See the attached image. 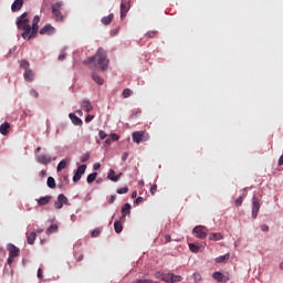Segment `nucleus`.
<instances>
[{"mask_svg":"<svg viewBox=\"0 0 283 283\" xmlns=\"http://www.w3.org/2000/svg\"><path fill=\"white\" fill-rule=\"evenodd\" d=\"M23 78L28 83H32V81H34V72L32 71V69L24 71Z\"/></svg>","mask_w":283,"mask_h":283,"instance_id":"2eb2a0df","label":"nucleus"},{"mask_svg":"<svg viewBox=\"0 0 283 283\" xmlns=\"http://www.w3.org/2000/svg\"><path fill=\"white\" fill-rule=\"evenodd\" d=\"M130 8H132V0H122L120 19H125V17H127V12H129Z\"/></svg>","mask_w":283,"mask_h":283,"instance_id":"6e6552de","label":"nucleus"},{"mask_svg":"<svg viewBox=\"0 0 283 283\" xmlns=\"http://www.w3.org/2000/svg\"><path fill=\"white\" fill-rule=\"evenodd\" d=\"M86 65H90L91 70H102L105 72L109 65V60L107 59V51L103 49H98L96 54L90 57L86 62Z\"/></svg>","mask_w":283,"mask_h":283,"instance_id":"f03ea898","label":"nucleus"},{"mask_svg":"<svg viewBox=\"0 0 283 283\" xmlns=\"http://www.w3.org/2000/svg\"><path fill=\"white\" fill-rule=\"evenodd\" d=\"M145 198L138 197L134 202L135 205H140V202H144Z\"/></svg>","mask_w":283,"mask_h":283,"instance_id":"de8ad7c7","label":"nucleus"},{"mask_svg":"<svg viewBox=\"0 0 283 283\" xmlns=\"http://www.w3.org/2000/svg\"><path fill=\"white\" fill-rule=\"evenodd\" d=\"M261 231H263V232L269 231V226L262 224V226H261Z\"/></svg>","mask_w":283,"mask_h":283,"instance_id":"864d4df0","label":"nucleus"},{"mask_svg":"<svg viewBox=\"0 0 283 283\" xmlns=\"http://www.w3.org/2000/svg\"><path fill=\"white\" fill-rule=\"evenodd\" d=\"M46 185L50 189H55L56 188V181L53 179V177L48 178Z\"/></svg>","mask_w":283,"mask_h":283,"instance_id":"7c9ffc66","label":"nucleus"},{"mask_svg":"<svg viewBox=\"0 0 283 283\" xmlns=\"http://www.w3.org/2000/svg\"><path fill=\"white\" fill-rule=\"evenodd\" d=\"M157 33H158V32H156V31H149V32L147 33V36H149V39H154Z\"/></svg>","mask_w":283,"mask_h":283,"instance_id":"c03bdc74","label":"nucleus"},{"mask_svg":"<svg viewBox=\"0 0 283 283\" xmlns=\"http://www.w3.org/2000/svg\"><path fill=\"white\" fill-rule=\"evenodd\" d=\"M34 240H36V232H31L27 237L28 244H34Z\"/></svg>","mask_w":283,"mask_h":283,"instance_id":"c756f323","label":"nucleus"},{"mask_svg":"<svg viewBox=\"0 0 283 283\" xmlns=\"http://www.w3.org/2000/svg\"><path fill=\"white\" fill-rule=\"evenodd\" d=\"M52 200V196L41 197L36 200L38 205L40 207H44V205H50V201Z\"/></svg>","mask_w":283,"mask_h":283,"instance_id":"412c9836","label":"nucleus"},{"mask_svg":"<svg viewBox=\"0 0 283 283\" xmlns=\"http://www.w3.org/2000/svg\"><path fill=\"white\" fill-rule=\"evenodd\" d=\"M61 8H63V2H55L52 6V15L55 21L63 22L65 21V15L61 12Z\"/></svg>","mask_w":283,"mask_h":283,"instance_id":"7ed1b4c3","label":"nucleus"},{"mask_svg":"<svg viewBox=\"0 0 283 283\" xmlns=\"http://www.w3.org/2000/svg\"><path fill=\"white\" fill-rule=\"evenodd\" d=\"M114 200H116V195H112L108 199V205H113Z\"/></svg>","mask_w":283,"mask_h":283,"instance_id":"3c124183","label":"nucleus"},{"mask_svg":"<svg viewBox=\"0 0 283 283\" xmlns=\"http://www.w3.org/2000/svg\"><path fill=\"white\" fill-rule=\"evenodd\" d=\"M192 233L196 235V238L205 240L207 238V233H209V230L205 226H197L193 228Z\"/></svg>","mask_w":283,"mask_h":283,"instance_id":"423d86ee","label":"nucleus"},{"mask_svg":"<svg viewBox=\"0 0 283 283\" xmlns=\"http://www.w3.org/2000/svg\"><path fill=\"white\" fill-rule=\"evenodd\" d=\"M93 169H95V171L98 170V169H101V165H99L98 163H97V164H94Z\"/></svg>","mask_w":283,"mask_h":283,"instance_id":"052dcab7","label":"nucleus"},{"mask_svg":"<svg viewBox=\"0 0 283 283\" xmlns=\"http://www.w3.org/2000/svg\"><path fill=\"white\" fill-rule=\"evenodd\" d=\"M38 277H39V280H43V269H39L38 270Z\"/></svg>","mask_w":283,"mask_h":283,"instance_id":"a18cd8bd","label":"nucleus"},{"mask_svg":"<svg viewBox=\"0 0 283 283\" xmlns=\"http://www.w3.org/2000/svg\"><path fill=\"white\" fill-rule=\"evenodd\" d=\"M118 135H116V134H112L111 135V140L113 142V143H116V140H118Z\"/></svg>","mask_w":283,"mask_h":283,"instance_id":"49530a36","label":"nucleus"},{"mask_svg":"<svg viewBox=\"0 0 283 283\" xmlns=\"http://www.w3.org/2000/svg\"><path fill=\"white\" fill-rule=\"evenodd\" d=\"M59 61H65V53L60 54Z\"/></svg>","mask_w":283,"mask_h":283,"instance_id":"bf43d9fd","label":"nucleus"},{"mask_svg":"<svg viewBox=\"0 0 283 283\" xmlns=\"http://www.w3.org/2000/svg\"><path fill=\"white\" fill-rule=\"evenodd\" d=\"M14 262V258L9 255V259L7 260V264H12Z\"/></svg>","mask_w":283,"mask_h":283,"instance_id":"6e6d98bb","label":"nucleus"},{"mask_svg":"<svg viewBox=\"0 0 283 283\" xmlns=\"http://www.w3.org/2000/svg\"><path fill=\"white\" fill-rule=\"evenodd\" d=\"M103 25H109L114 21V13L108 14L107 17L102 18Z\"/></svg>","mask_w":283,"mask_h":283,"instance_id":"b1692460","label":"nucleus"},{"mask_svg":"<svg viewBox=\"0 0 283 283\" xmlns=\"http://www.w3.org/2000/svg\"><path fill=\"white\" fill-rule=\"evenodd\" d=\"M0 134L2 136H8V134H10V123L4 122L0 125Z\"/></svg>","mask_w":283,"mask_h":283,"instance_id":"dca6fc26","label":"nucleus"},{"mask_svg":"<svg viewBox=\"0 0 283 283\" xmlns=\"http://www.w3.org/2000/svg\"><path fill=\"white\" fill-rule=\"evenodd\" d=\"M223 238L224 237L220 232L210 233V235H209V240H212L213 242H218V241L222 240Z\"/></svg>","mask_w":283,"mask_h":283,"instance_id":"4be33fe9","label":"nucleus"},{"mask_svg":"<svg viewBox=\"0 0 283 283\" xmlns=\"http://www.w3.org/2000/svg\"><path fill=\"white\" fill-rule=\"evenodd\" d=\"M36 232L38 233H43V229H38Z\"/></svg>","mask_w":283,"mask_h":283,"instance_id":"338daca9","label":"nucleus"},{"mask_svg":"<svg viewBox=\"0 0 283 283\" xmlns=\"http://www.w3.org/2000/svg\"><path fill=\"white\" fill-rule=\"evenodd\" d=\"M280 269L283 271V262L280 264Z\"/></svg>","mask_w":283,"mask_h":283,"instance_id":"774afa93","label":"nucleus"},{"mask_svg":"<svg viewBox=\"0 0 283 283\" xmlns=\"http://www.w3.org/2000/svg\"><path fill=\"white\" fill-rule=\"evenodd\" d=\"M92 78L93 81H95V83H97V85H103L104 81L101 76H98L96 73L92 74Z\"/></svg>","mask_w":283,"mask_h":283,"instance_id":"72a5a7b5","label":"nucleus"},{"mask_svg":"<svg viewBox=\"0 0 283 283\" xmlns=\"http://www.w3.org/2000/svg\"><path fill=\"white\" fill-rule=\"evenodd\" d=\"M38 163L41 165H50V163H52V158L48 155H40L38 156Z\"/></svg>","mask_w":283,"mask_h":283,"instance_id":"f3484780","label":"nucleus"},{"mask_svg":"<svg viewBox=\"0 0 283 283\" xmlns=\"http://www.w3.org/2000/svg\"><path fill=\"white\" fill-rule=\"evenodd\" d=\"M249 192L247 190L243 191L242 196H240L235 201L234 205L235 207H242V202H244V198H247Z\"/></svg>","mask_w":283,"mask_h":283,"instance_id":"5701e85b","label":"nucleus"},{"mask_svg":"<svg viewBox=\"0 0 283 283\" xmlns=\"http://www.w3.org/2000/svg\"><path fill=\"white\" fill-rule=\"evenodd\" d=\"M67 197L65 195L61 193L57 196V200L54 203L55 209H63V205H66Z\"/></svg>","mask_w":283,"mask_h":283,"instance_id":"9b49d317","label":"nucleus"},{"mask_svg":"<svg viewBox=\"0 0 283 283\" xmlns=\"http://www.w3.org/2000/svg\"><path fill=\"white\" fill-rule=\"evenodd\" d=\"M127 191H129L128 187L117 189V193H119V195L127 193Z\"/></svg>","mask_w":283,"mask_h":283,"instance_id":"ea45409f","label":"nucleus"},{"mask_svg":"<svg viewBox=\"0 0 283 283\" xmlns=\"http://www.w3.org/2000/svg\"><path fill=\"white\" fill-rule=\"evenodd\" d=\"M120 176H123V172H119L118 175H116L115 178H118V180H120Z\"/></svg>","mask_w":283,"mask_h":283,"instance_id":"69168bd1","label":"nucleus"},{"mask_svg":"<svg viewBox=\"0 0 283 283\" xmlns=\"http://www.w3.org/2000/svg\"><path fill=\"white\" fill-rule=\"evenodd\" d=\"M97 176H98V172L90 174L86 178V182H88V185H92V182H94V180H96Z\"/></svg>","mask_w":283,"mask_h":283,"instance_id":"473e14b6","label":"nucleus"},{"mask_svg":"<svg viewBox=\"0 0 283 283\" xmlns=\"http://www.w3.org/2000/svg\"><path fill=\"white\" fill-rule=\"evenodd\" d=\"M277 165H279V167H282V165H283V154H282V156L279 158Z\"/></svg>","mask_w":283,"mask_h":283,"instance_id":"5fc2aeb1","label":"nucleus"},{"mask_svg":"<svg viewBox=\"0 0 283 283\" xmlns=\"http://www.w3.org/2000/svg\"><path fill=\"white\" fill-rule=\"evenodd\" d=\"M161 280L167 283H178L182 282V277L180 275H176L174 273H167L161 276Z\"/></svg>","mask_w":283,"mask_h":283,"instance_id":"0eeeda50","label":"nucleus"},{"mask_svg":"<svg viewBox=\"0 0 283 283\" xmlns=\"http://www.w3.org/2000/svg\"><path fill=\"white\" fill-rule=\"evenodd\" d=\"M156 191H158V185L154 184V185L150 187V193H151V196H155V195H156Z\"/></svg>","mask_w":283,"mask_h":283,"instance_id":"58836bf2","label":"nucleus"},{"mask_svg":"<svg viewBox=\"0 0 283 283\" xmlns=\"http://www.w3.org/2000/svg\"><path fill=\"white\" fill-rule=\"evenodd\" d=\"M212 277H213V280H217V282H220V283L229 282V277L226 276L224 274H222L221 272H214L212 274Z\"/></svg>","mask_w":283,"mask_h":283,"instance_id":"ddd939ff","label":"nucleus"},{"mask_svg":"<svg viewBox=\"0 0 283 283\" xmlns=\"http://www.w3.org/2000/svg\"><path fill=\"white\" fill-rule=\"evenodd\" d=\"M92 120H94V115H87L85 117V123H92Z\"/></svg>","mask_w":283,"mask_h":283,"instance_id":"37998d69","label":"nucleus"},{"mask_svg":"<svg viewBox=\"0 0 283 283\" xmlns=\"http://www.w3.org/2000/svg\"><path fill=\"white\" fill-rule=\"evenodd\" d=\"M28 12L22 13L20 17L17 19V25L18 30H22V39H27L30 41L36 32H39V23L41 21V18L39 15H35L32 21V27L30 25V19L27 18Z\"/></svg>","mask_w":283,"mask_h":283,"instance_id":"f257e3e1","label":"nucleus"},{"mask_svg":"<svg viewBox=\"0 0 283 283\" xmlns=\"http://www.w3.org/2000/svg\"><path fill=\"white\" fill-rule=\"evenodd\" d=\"M85 169H87V165L78 166L75 175L73 176V182H78V180L83 178V175L85 174Z\"/></svg>","mask_w":283,"mask_h":283,"instance_id":"1a4fd4ad","label":"nucleus"},{"mask_svg":"<svg viewBox=\"0 0 283 283\" xmlns=\"http://www.w3.org/2000/svg\"><path fill=\"white\" fill-rule=\"evenodd\" d=\"M165 240H166V242H171V235L167 234V235L165 237Z\"/></svg>","mask_w":283,"mask_h":283,"instance_id":"680f3d73","label":"nucleus"},{"mask_svg":"<svg viewBox=\"0 0 283 283\" xmlns=\"http://www.w3.org/2000/svg\"><path fill=\"white\" fill-rule=\"evenodd\" d=\"M147 140H149V135L145 134V132L138 130L133 133V143L140 145V143H145Z\"/></svg>","mask_w":283,"mask_h":283,"instance_id":"20e7f679","label":"nucleus"},{"mask_svg":"<svg viewBox=\"0 0 283 283\" xmlns=\"http://www.w3.org/2000/svg\"><path fill=\"white\" fill-rule=\"evenodd\" d=\"M22 8H23V0H15L11 6L12 12H19V10H21Z\"/></svg>","mask_w":283,"mask_h":283,"instance_id":"6ab92c4d","label":"nucleus"},{"mask_svg":"<svg viewBox=\"0 0 283 283\" xmlns=\"http://www.w3.org/2000/svg\"><path fill=\"white\" fill-rule=\"evenodd\" d=\"M123 220H117L114 222V229L117 233H123Z\"/></svg>","mask_w":283,"mask_h":283,"instance_id":"a878e982","label":"nucleus"},{"mask_svg":"<svg viewBox=\"0 0 283 283\" xmlns=\"http://www.w3.org/2000/svg\"><path fill=\"white\" fill-rule=\"evenodd\" d=\"M98 136L101 140H105V138H107L108 135L104 130H99Z\"/></svg>","mask_w":283,"mask_h":283,"instance_id":"a19ab883","label":"nucleus"},{"mask_svg":"<svg viewBox=\"0 0 283 283\" xmlns=\"http://www.w3.org/2000/svg\"><path fill=\"white\" fill-rule=\"evenodd\" d=\"M40 176H41L42 178H45V176H48V172H46L45 170H41V171H40Z\"/></svg>","mask_w":283,"mask_h":283,"instance_id":"13d9d810","label":"nucleus"},{"mask_svg":"<svg viewBox=\"0 0 283 283\" xmlns=\"http://www.w3.org/2000/svg\"><path fill=\"white\" fill-rule=\"evenodd\" d=\"M69 117L72 120L73 125H77V126L83 125V119L76 116L74 113H70Z\"/></svg>","mask_w":283,"mask_h":283,"instance_id":"a211bd4d","label":"nucleus"},{"mask_svg":"<svg viewBox=\"0 0 283 283\" xmlns=\"http://www.w3.org/2000/svg\"><path fill=\"white\" fill-rule=\"evenodd\" d=\"M20 67H22V70L28 71V70H31L30 69V62H28V60H21L20 61Z\"/></svg>","mask_w":283,"mask_h":283,"instance_id":"2f4dec72","label":"nucleus"},{"mask_svg":"<svg viewBox=\"0 0 283 283\" xmlns=\"http://www.w3.org/2000/svg\"><path fill=\"white\" fill-rule=\"evenodd\" d=\"M70 163V158L63 159L57 165V171H63L65 167H67V164Z\"/></svg>","mask_w":283,"mask_h":283,"instance_id":"bb28decb","label":"nucleus"},{"mask_svg":"<svg viewBox=\"0 0 283 283\" xmlns=\"http://www.w3.org/2000/svg\"><path fill=\"white\" fill-rule=\"evenodd\" d=\"M201 280H202V275H200V273H193V281L196 283L201 282Z\"/></svg>","mask_w":283,"mask_h":283,"instance_id":"e433bc0d","label":"nucleus"},{"mask_svg":"<svg viewBox=\"0 0 283 283\" xmlns=\"http://www.w3.org/2000/svg\"><path fill=\"white\" fill-rule=\"evenodd\" d=\"M137 283H157V282L151 281V280H139V281H137Z\"/></svg>","mask_w":283,"mask_h":283,"instance_id":"09e8293b","label":"nucleus"},{"mask_svg":"<svg viewBox=\"0 0 283 283\" xmlns=\"http://www.w3.org/2000/svg\"><path fill=\"white\" fill-rule=\"evenodd\" d=\"M107 178L108 180H112V182H118V177H116V171H114V169H109Z\"/></svg>","mask_w":283,"mask_h":283,"instance_id":"cd10ccee","label":"nucleus"},{"mask_svg":"<svg viewBox=\"0 0 283 283\" xmlns=\"http://www.w3.org/2000/svg\"><path fill=\"white\" fill-rule=\"evenodd\" d=\"M83 261V254H81L80 256H77V262Z\"/></svg>","mask_w":283,"mask_h":283,"instance_id":"e2e57ef3","label":"nucleus"},{"mask_svg":"<svg viewBox=\"0 0 283 283\" xmlns=\"http://www.w3.org/2000/svg\"><path fill=\"white\" fill-rule=\"evenodd\" d=\"M129 156V154L127 153H124L123 156H122V160L125 161L127 160V157Z\"/></svg>","mask_w":283,"mask_h":283,"instance_id":"4d7b16f0","label":"nucleus"},{"mask_svg":"<svg viewBox=\"0 0 283 283\" xmlns=\"http://www.w3.org/2000/svg\"><path fill=\"white\" fill-rule=\"evenodd\" d=\"M101 235V230L95 229L92 231L91 237L92 238H98Z\"/></svg>","mask_w":283,"mask_h":283,"instance_id":"4c0bfd02","label":"nucleus"},{"mask_svg":"<svg viewBox=\"0 0 283 283\" xmlns=\"http://www.w3.org/2000/svg\"><path fill=\"white\" fill-rule=\"evenodd\" d=\"M81 107L82 109H84V112H92V109H94V106H92V103L87 99H84L81 103Z\"/></svg>","mask_w":283,"mask_h":283,"instance_id":"aec40b11","label":"nucleus"},{"mask_svg":"<svg viewBox=\"0 0 283 283\" xmlns=\"http://www.w3.org/2000/svg\"><path fill=\"white\" fill-rule=\"evenodd\" d=\"M132 94H133V92H132V90H129V88H125V90L123 91V97H124V98H129V96H132Z\"/></svg>","mask_w":283,"mask_h":283,"instance_id":"c9c22d12","label":"nucleus"},{"mask_svg":"<svg viewBox=\"0 0 283 283\" xmlns=\"http://www.w3.org/2000/svg\"><path fill=\"white\" fill-rule=\"evenodd\" d=\"M231 258V254L227 253L224 255H220L217 259H214V262H217L218 264L222 263V262H228V260Z\"/></svg>","mask_w":283,"mask_h":283,"instance_id":"393cba45","label":"nucleus"},{"mask_svg":"<svg viewBox=\"0 0 283 283\" xmlns=\"http://www.w3.org/2000/svg\"><path fill=\"white\" fill-rule=\"evenodd\" d=\"M262 207V201L256 196L252 197V218L255 220L258 213H260V208Z\"/></svg>","mask_w":283,"mask_h":283,"instance_id":"39448f33","label":"nucleus"},{"mask_svg":"<svg viewBox=\"0 0 283 283\" xmlns=\"http://www.w3.org/2000/svg\"><path fill=\"white\" fill-rule=\"evenodd\" d=\"M30 95L33 96V98H39V92H36L34 88L30 91Z\"/></svg>","mask_w":283,"mask_h":283,"instance_id":"79ce46f5","label":"nucleus"},{"mask_svg":"<svg viewBox=\"0 0 283 283\" xmlns=\"http://www.w3.org/2000/svg\"><path fill=\"white\" fill-rule=\"evenodd\" d=\"M7 250L9 251L10 258H19V253H21V250L12 243L7 245Z\"/></svg>","mask_w":283,"mask_h":283,"instance_id":"9d476101","label":"nucleus"},{"mask_svg":"<svg viewBox=\"0 0 283 283\" xmlns=\"http://www.w3.org/2000/svg\"><path fill=\"white\" fill-rule=\"evenodd\" d=\"M56 231H59V226L57 224H51L46 229L45 233H46V235H52V233H56Z\"/></svg>","mask_w":283,"mask_h":283,"instance_id":"c85d7f7f","label":"nucleus"},{"mask_svg":"<svg viewBox=\"0 0 283 283\" xmlns=\"http://www.w3.org/2000/svg\"><path fill=\"white\" fill-rule=\"evenodd\" d=\"M189 249L192 253H198V251H200V245L196 243H189Z\"/></svg>","mask_w":283,"mask_h":283,"instance_id":"f704fd0d","label":"nucleus"},{"mask_svg":"<svg viewBox=\"0 0 283 283\" xmlns=\"http://www.w3.org/2000/svg\"><path fill=\"white\" fill-rule=\"evenodd\" d=\"M83 163H87V160H90V155H83L82 156V159H81Z\"/></svg>","mask_w":283,"mask_h":283,"instance_id":"8fccbe9b","label":"nucleus"},{"mask_svg":"<svg viewBox=\"0 0 283 283\" xmlns=\"http://www.w3.org/2000/svg\"><path fill=\"white\" fill-rule=\"evenodd\" d=\"M106 145H112V135H108L107 138L105 139Z\"/></svg>","mask_w":283,"mask_h":283,"instance_id":"603ef678","label":"nucleus"},{"mask_svg":"<svg viewBox=\"0 0 283 283\" xmlns=\"http://www.w3.org/2000/svg\"><path fill=\"white\" fill-rule=\"evenodd\" d=\"M132 213V205L129 203H125L122 207V217L120 220H125V218H127V216H129Z\"/></svg>","mask_w":283,"mask_h":283,"instance_id":"4468645a","label":"nucleus"},{"mask_svg":"<svg viewBox=\"0 0 283 283\" xmlns=\"http://www.w3.org/2000/svg\"><path fill=\"white\" fill-rule=\"evenodd\" d=\"M54 32H56V29H54V27H52V24H46L45 27H43L40 30V34H42V35L48 34L49 36L54 34Z\"/></svg>","mask_w":283,"mask_h":283,"instance_id":"f8f14e48","label":"nucleus"},{"mask_svg":"<svg viewBox=\"0 0 283 283\" xmlns=\"http://www.w3.org/2000/svg\"><path fill=\"white\" fill-rule=\"evenodd\" d=\"M136 196H138V193L136 191H133L132 198H136Z\"/></svg>","mask_w":283,"mask_h":283,"instance_id":"0e129e2a","label":"nucleus"}]
</instances>
